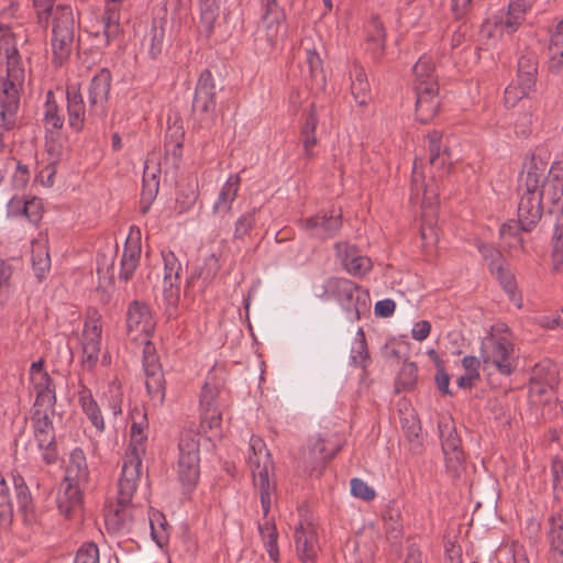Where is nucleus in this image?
<instances>
[{
  "label": "nucleus",
  "mask_w": 563,
  "mask_h": 563,
  "mask_svg": "<svg viewBox=\"0 0 563 563\" xmlns=\"http://www.w3.org/2000/svg\"><path fill=\"white\" fill-rule=\"evenodd\" d=\"M220 262L216 254H211L205 260L203 267H201L198 272L191 274V276L186 280L185 292H188L191 287H195L197 280L201 279L200 289H203L213 278L217 276L220 271Z\"/></svg>",
  "instance_id": "obj_34"
},
{
  "label": "nucleus",
  "mask_w": 563,
  "mask_h": 563,
  "mask_svg": "<svg viewBox=\"0 0 563 563\" xmlns=\"http://www.w3.org/2000/svg\"><path fill=\"white\" fill-rule=\"evenodd\" d=\"M162 255L164 261V284L167 285L169 282H178L181 272L180 262L170 251L163 252Z\"/></svg>",
  "instance_id": "obj_53"
},
{
  "label": "nucleus",
  "mask_w": 563,
  "mask_h": 563,
  "mask_svg": "<svg viewBox=\"0 0 563 563\" xmlns=\"http://www.w3.org/2000/svg\"><path fill=\"white\" fill-rule=\"evenodd\" d=\"M552 373L554 376V386H556L559 382V374L555 365L551 364L550 362L539 363L532 369L530 382H548L547 378L550 377Z\"/></svg>",
  "instance_id": "obj_57"
},
{
  "label": "nucleus",
  "mask_w": 563,
  "mask_h": 563,
  "mask_svg": "<svg viewBox=\"0 0 563 563\" xmlns=\"http://www.w3.org/2000/svg\"><path fill=\"white\" fill-rule=\"evenodd\" d=\"M334 250L344 269L353 276H365L373 267L372 260L349 242L335 243Z\"/></svg>",
  "instance_id": "obj_14"
},
{
  "label": "nucleus",
  "mask_w": 563,
  "mask_h": 563,
  "mask_svg": "<svg viewBox=\"0 0 563 563\" xmlns=\"http://www.w3.org/2000/svg\"><path fill=\"white\" fill-rule=\"evenodd\" d=\"M547 379H548V382H541V383L530 382L529 383V397L532 402H534V404L542 402V398L548 395H549V397H547V399H545L547 401H550L554 397L553 389L555 386H554L553 373Z\"/></svg>",
  "instance_id": "obj_52"
},
{
  "label": "nucleus",
  "mask_w": 563,
  "mask_h": 563,
  "mask_svg": "<svg viewBox=\"0 0 563 563\" xmlns=\"http://www.w3.org/2000/svg\"><path fill=\"white\" fill-rule=\"evenodd\" d=\"M490 273L496 276L501 287L510 295L515 294L516 282L514 275L507 267L506 261L497 264L495 267L489 268Z\"/></svg>",
  "instance_id": "obj_55"
},
{
  "label": "nucleus",
  "mask_w": 563,
  "mask_h": 563,
  "mask_svg": "<svg viewBox=\"0 0 563 563\" xmlns=\"http://www.w3.org/2000/svg\"><path fill=\"white\" fill-rule=\"evenodd\" d=\"M74 563H99V549L90 542L82 544L76 553Z\"/></svg>",
  "instance_id": "obj_59"
},
{
  "label": "nucleus",
  "mask_w": 563,
  "mask_h": 563,
  "mask_svg": "<svg viewBox=\"0 0 563 563\" xmlns=\"http://www.w3.org/2000/svg\"><path fill=\"white\" fill-rule=\"evenodd\" d=\"M351 493L354 497L365 501L375 498V490L361 478L351 479Z\"/></svg>",
  "instance_id": "obj_61"
},
{
  "label": "nucleus",
  "mask_w": 563,
  "mask_h": 563,
  "mask_svg": "<svg viewBox=\"0 0 563 563\" xmlns=\"http://www.w3.org/2000/svg\"><path fill=\"white\" fill-rule=\"evenodd\" d=\"M261 27L271 45H275L286 34V13L277 0H267L264 4Z\"/></svg>",
  "instance_id": "obj_12"
},
{
  "label": "nucleus",
  "mask_w": 563,
  "mask_h": 563,
  "mask_svg": "<svg viewBox=\"0 0 563 563\" xmlns=\"http://www.w3.org/2000/svg\"><path fill=\"white\" fill-rule=\"evenodd\" d=\"M514 344L506 338L490 335L481 347L483 368H495L499 374L509 376L514 373L517 362Z\"/></svg>",
  "instance_id": "obj_6"
},
{
  "label": "nucleus",
  "mask_w": 563,
  "mask_h": 563,
  "mask_svg": "<svg viewBox=\"0 0 563 563\" xmlns=\"http://www.w3.org/2000/svg\"><path fill=\"white\" fill-rule=\"evenodd\" d=\"M53 18L52 51L55 65H63L74 48L76 23L69 5H57L51 13Z\"/></svg>",
  "instance_id": "obj_5"
},
{
  "label": "nucleus",
  "mask_w": 563,
  "mask_h": 563,
  "mask_svg": "<svg viewBox=\"0 0 563 563\" xmlns=\"http://www.w3.org/2000/svg\"><path fill=\"white\" fill-rule=\"evenodd\" d=\"M200 428L209 439L221 435L222 410H200Z\"/></svg>",
  "instance_id": "obj_47"
},
{
  "label": "nucleus",
  "mask_w": 563,
  "mask_h": 563,
  "mask_svg": "<svg viewBox=\"0 0 563 563\" xmlns=\"http://www.w3.org/2000/svg\"><path fill=\"white\" fill-rule=\"evenodd\" d=\"M141 256L140 239H126L123 254L120 261L119 278L122 282H129L139 266Z\"/></svg>",
  "instance_id": "obj_23"
},
{
  "label": "nucleus",
  "mask_w": 563,
  "mask_h": 563,
  "mask_svg": "<svg viewBox=\"0 0 563 563\" xmlns=\"http://www.w3.org/2000/svg\"><path fill=\"white\" fill-rule=\"evenodd\" d=\"M412 71L415 77L413 89H417L418 86H427L429 88V84L439 87L437 76L434 75V65L430 57H420L415 64Z\"/></svg>",
  "instance_id": "obj_39"
},
{
  "label": "nucleus",
  "mask_w": 563,
  "mask_h": 563,
  "mask_svg": "<svg viewBox=\"0 0 563 563\" xmlns=\"http://www.w3.org/2000/svg\"><path fill=\"white\" fill-rule=\"evenodd\" d=\"M521 223L517 220H508L505 222L499 230L500 239L509 249H521L523 247V240L521 238Z\"/></svg>",
  "instance_id": "obj_45"
},
{
  "label": "nucleus",
  "mask_w": 563,
  "mask_h": 563,
  "mask_svg": "<svg viewBox=\"0 0 563 563\" xmlns=\"http://www.w3.org/2000/svg\"><path fill=\"white\" fill-rule=\"evenodd\" d=\"M324 291L340 302L352 320H360L362 314L369 311L368 291L347 278H329Z\"/></svg>",
  "instance_id": "obj_4"
},
{
  "label": "nucleus",
  "mask_w": 563,
  "mask_h": 563,
  "mask_svg": "<svg viewBox=\"0 0 563 563\" xmlns=\"http://www.w3.org/2000/svg\"><path fill=\"white\" fill-rule=\"evenodd\" d=\"M112 76L107 68L100 69L90 80L88 87L89 113L103 115L111 89Z\"/></svg>",
  "instance_id": "obj_15"
},
{
  "label": "nucleus",
  "mask_w": 563,
  "mask_h": 563,
  "mask_svg": "<svg viewBox=\"0 0 563 563\" xmlns=\"http://www.w3.org/2000/svg\"><path fill=\"white\" fill-rule=\"evenodd\" d=\"M340 451V445L330 439L320 435L311 438L303 449L301 460L305 470L309 473L318 472L321 474L327 463Z\"/></svg>",
  "instance_id": "obj_11"
},
{
  "label": "nucleus",
  "mask_w": 563,
  "mask_h": 563,
  "mask_svg": "<svg viewBox=\"0 0 563 563\" xmlns=\"http://www.w3.org/2000/svg\"><path fill=\"white\" fill-rule=\"evenodd\" d=\"M157 172L159 170L155 168L151 169L148 162H146L143 173V189L141 194L142 213H146L148 211L152 201L158 192L159 180L157 178Z\"/></svg>",
  "instance_id": "obj_36"
},
{
  "label": "nucleus",
  "mask_w": 563,
  "mask_h": 563,
  "mask_svg": "<svg viewBox=\"0 0 563 563\" xmlns=\"http://www.w3.org/2000/svg\"><path fill=\"white\" fill-rule=\"evenodd\" d=\"M216 85L214 79L209 69H205L198 79L195 97L192 101V110L199 115L209 119L212 118L216 110Z\"/></svg>",
  "instance_id": "obj_13"
},
{
  "label": "nucleus",
  "mask_w": 563,
  "mask_h": 563,
  "mask_svg": "<svg viewBox=\"0 0 563 563\" xmlns=\"http://www.w3.org/2000/svg\"><path fill=\"white\" fill-rule=\"evenodd\" d=\"M351 93L354 100L364 106L371 99L369 84L364 69L358 65H353L351 69Z\"/></svg>",
  "instance_id": "obj_37"
},
{
  "label": "nucleus",
  "mask_w": 563,
  "mask_h": 563,
  "mask_svg": "<svg viewBox=\"0 0 563 563\" xmlns=\"http://www.w3.org/2000/svg\"><path fill=\"white\" fill-rule=\"evenodd\" d=\"M369 358L365 333L362 328H358L356 338L351 349V361L355 366L362 368L366 367V362Z\"/></svg>",
  "instance_id": "obj_51"
},
{
  "label": "nucleus",
  "mask_w": 563,
  "mask_h": 563,
  "mask_svg": "<svg viewBox=\"0 0 563 563\" xmlns=\"http://www.w3.org/2000/svg\"><path fill=\"white\" fill-rule=\"evenodd\" d=\"M385 30L382 21L373 16L367 25V44L375 56H380L384 52Z\"/></svg>",
  "instance_id": "obj_42"
},
{
  "label": "nucleus",
  "mask_w": 563,
  "mask_h": 563,
  "mask_svg": "<svg viewBox=\"0 0 563 563\" xmlns=\"http://www.w3.org/2000/svg\"><path fill=\"white\" fill-rule=\"evenodd\" d=\"M136 488L131 492L128 498L123 499L121 492V477L118 482V503L117 505H108L104 508V523L109 532L115 534H125L132 531L136 520L143 512L141 509L131 505Z\"/></svg>",
  "instance_id": "obj_8"
},
{
  "label": "nucleus",
  "mask_w": 563,
  "mask_h": 563,
  "mask_svg": "<svg viewBox=\"0 0 563 563\" xmlns=\"http://www.w3.org/2000/svg\"><path fill=\"white\" fill-rule=\"evenodd\" d=\"M421 208V239L424 242H437L438 232L434 224L438 214V191L433 184H428L424 187Z\"/></svg>",
  "instance_id": "obj_17"
},
{
  "label": "nucleus",
  "mask_w": 563,
  "mask_h": 563,
  "mask_svg": "<svg viewBox=\"0 0 563 563\" xmlns=\"http://www.w3.org/2000/svg\"><path fill=\"white\" fill-rule=\"evenodd\" d=\"M536 0H514L508 5L507 18L501 26L509 33L515 32L525 20V14L533 7Z\"/></svg>",
  "instance_id": "obj_35"
},
{
  "label": "nucleus",
  "mask_w": 563,
  "mask_h": 563,
  "mask_svg": "<svg viewBox=\"0 0 563 563\" xmlns=\"http://www.w3.org/2000/svg\"><path fill=\"white\" fill-rule=\"evenodd\" d=\"M43 122L46 132L58 133L63 128L64 118L59 114L58 106L53 91H47L43 111Z\"/></svg>",
  "instance_id": "obj_38"
},
{
  "label": "nucleus",
  "mask_w": 563,
  "mask_h": 563,
  "mask_svg": "<svg viewBox=\"0 0 563 563\" xmlns=\"http://www.w3.org/2000/svg\"><path fill=\"white\" fill-rule=\"evenodd\" d=\"M219 0H200L201 22L210 30L218 16Z\"/></svg>",
  "instance_id": "obj_58"
},
{
  "label": "nucleus",
  "mask_w": 563,
  "mask_h": 563,
  "mask_svg": "<svg viewBox=\"0 0 563 563\" xmlns=\"http://www.w3.org/2000/svg\"><path fill=\"white\" fill-rule=\"evenodd\" d=\"M145 386L151 398L163 404L165 398V377L161 363L144 367Z\"/></svg>",
  "instance_id": "obj_30"
},
{
  "label": "nucleus",
  "mask_w": 563,
  "mask_h": 563,
  "mask_svg": "<svg viewBox=\"0 0 563 563\" xmlns=\"http://www.w3.org/2000/svg\"><path fill=\"white\" fill-rule=\"evenodd\" d=\"M548 212L554 218L553 253L555 257L563 258V201L553 209H548Z\"/></svg>",
  "instance_id": "obj_49"
},
{
  "label": "nucleus",
  "mask_w": 563,
  "mask_h": 563,
  "mask_svg": "<svg viewBox=\"0 0 563 563\" xmlns=\"http://www.w3.org/2000/svg\"><path fill=\"white\" fill-rule=\"evenodd\" d=\"M89 471L86 456L81 449L70 453L65 477L57 495V507L66 518L71 517L81 508L82 488L88 484Z\"/></svg>",
  "instance_id": "obj_2"
},
{
  "label": "nucleus",
  "mask_w": 563,
  "mask_h": 563,
  "mask_svg": "<svg viewBox=\"0 0 563 563\" xmlns=\"http://www.w3.org/2000/svg\"><path fill=\"white\" fill-rule=\"evenodd\" d=\"M120 11V1L109 0L106 2L103 12L100 15L102 32L108 42L115 38L121 33Z\"/></svg>",
  "instance_id": "obj_25"
},
{
  "label": "nucleus",
  "mask_w": 563,
  "mask_h": 563,
  "mask_svg": "<svg viewBox=\"0 0 563 563\" xmlns=\"http://www.w3.org/2000/svg\"><path fill=\"white\" fill-rule=\"evenodd\" d=\"M418 380V367L416 363H404L395 380V391H409L412 390Z\"/></svg>",
  "instance_id": "obj_44"
},
{
  "label": "nucleus",
  "mask_w": 563,
  "mask_h": 563,
  "mask_svg": "<svg viewBox=\"0 0 563 563\" xmlns=\"http://www.w3.org/2000/svg\"><path fill=\"white\" fill-rule=\"evenodd\" d=\"M200 456H179L178 475L184 485L195 486L199 478Z\"/></svg>",
  "instance_id": "obj_41"
},
{
  "label": "nucleus",
  "mask_w": 563,
  "mask_h": 563,
  "mask_svg": "<svg viewBox=\"0 0 563 563\" xmlns=\"http://www.w3.org/2000/svg\"><path fill=\"white\" fill-rule=\"evenodd\" d=\"M543 172L536 164H530L525 176L521 177L520 187L523 188L522 195H541L540 185L543 183Z\"/></svg>",
  "instance_id": "obj_48"
},
{
  "label": "nucleus",
  "mask_w": 563,
  "mask_h": 563,
  "mask_svg": "<svg viewBox=\"0 0 563 563\" xmlns=\"http://www.w3.org/2000/svg\"><path fill=\"white\" fill-rule=\"evenodd\" d=\"M102 327L100 319H91L86 321L82 331V345H91L100 347Z\"/></svg>",
  "instance_id": "obj_54"
},
{
  "label": "nucleus",
  "mask_w": 563,
  "mask_h": 563,
  "mask_svg": "<svg viewBox=\"0 0 563 563\" xmlns=\"http://www.w3.org/2000/svg\"><path fill=\"white\" fill-rule=\"evenodd\" d=\"M223 394V384L217 379L208 378L200 395V410H221L224 405Z\"/></svg>",
  "instance_id": "obj_29"
},
{
  "label": "nucleus",
  "mask_w": 563,
  "mask_h": 563,
  "mask_svg": "<svg viewBox=\"0 0 563 563\" xmlns=\"http://www.w3.org/2000/svg\"><path fill=\"white\" fill-rule=\"evenodd\" d=\"M155 320L150 307L139 300L132 301L126 311V328L130 333L143 335L145 340L154 332Z\"/></svg>",
  "instance_id": "obj_16"
},
{
  "label": "nucleus",
  "mask_w": 563,
  "mask_h": 563,
  "mask_svg": "<svg viewBox=\"0 0 563 563\" xmlns=\"http://www.w3.org/2000/svg\"><path fill=\"white\" fill-rule=\"evenodd\" d=\"M442 133L433 130L428 133L429 163L443 172L449 170L451 165V156L448 147L441 146Z\"/></svg>",
  "instance_id": "obj_27"
},
{
  "label": "nucleus",
  "mask_w": 563,
  "mask_h": 563,
  "mask_svg": "<svg viewBox=\"0 0 563 563\" xmlns=\"http://www.w3.org/2000/svg\"><path fill=\"white\" fill-rule=\"evenodd\" d=\"M342 227L341 213L327 212L318 213L305 220V228L318 239L327 240L332 238Z\"/></svg>",
  "instance_id": "obj_20"
},
{
  "label": "nucleus",
  "mask_w": 563,
  "mask_h": 563,
  "mask_svg": "<svg viewBox=\"0 0 563 563\" xmlns=\"http://www.w3.org/2000/svg\"><path fill=\"white\" fill-rule=\"evenodd\" d=\"M150 527H151V534L156 542H159L161 539L165 538L166 532V526L167 522L165 520V517L163 514L158 511L152 512V515L148 518Z\"/></svg>",
  "instance_id": "obj_60"
},
{
  "label": "nucleus",
  "mask_w": 563,
  "mask_h": 563,
  "mask_svg": "<svg viewBox=\"0 0 563 563\" xmlns=\"http://www.w3.org/2000/svg\"><path fill=\"white\" fill-rule=\"evenodd\" d=\"M541 195H521L518 205V221L526 232L532 231L542 217Z\"/></svg>",
  "instance_id": "obj_21"
},
{
  "label": "nucleus",
  "mask_w": 563,
  "mask_h": 563,
  "mask_svg": "<svg viewBox=\"0 0 563 563\" xmlns=\"http://www.w3.org/2000/svg\"><path fill=\"white\" fill-rule=\"evenodd\" d=\"M54 415L55 408L44 407H33L31 413L34 439L38 450L42 451V460L48 465L54 464L58 459L53 426Z\"/></svg>",
  "instance_id": "obj_7"
},
{
  "label": "nucleus",
  "mask_w": 563,
  "mask_h": 563,
  "mask_svg": "<svg viewBox=\"0 0 563 563\" xmlns=\"http://www.w3.org/2000/svg\"><path fill=\"white\" fill-rule=\"evenodd\" d=\"M249 464L252 470L253 485L261 498L264 517H267L276 499V483L271 479L274 466L265 443L258 437H251Z\"/></svg>",
  "instance_id": "obj_3"
},
{
  "label": "nucleus",
  "mask_w": 563,
  "mask_h": 563,
  "mask_svg": "<svg viewBox=\"0 0 563 563\" xmlns=\"http://www.w3.org/2000/svg\"><path fill=\"white\" fill-rule=\"evenodd\" d=\"M295 542L298 556L302 563H314L318 547L314 542L313 532L307 533L300 525L295 530Z\"/></svg>",
  "instance_id": "obj_33"
},
{
  "label": "nucleus",
  "mask_w": 563,
  "mask_h": 563,
  "mask_svg": "<svg viewBox=\"0 0 563 563\" xmlns=\"http://www.w3.org/2000/svg\"><path fill=\"white\" fill-rule=\"evenodd\" d=\"M478 251L483 258L487 262L488 268L495 267L497 264L505 261L499 250L495 249L490 244H479Z\"/></svg>",
  "instance_id": "obj_64"
},
{
  "label": "nucleus",
  "mask_w": 563,
  "mask_h": 563,
  "mask_svg": "<svg viewBox=\"0 0 563 563\" xmlns=\"http://www.w3.org/2000/svg\"><path fill=\"white\" fill-rule=\"evenodd\" d=\"M147 433L140 435H130V443L123 459L121 471V492L123 499L131 495L134 488H137L141 476L142 459L145 454V443Z\"/></svg>",
  "instance_id": "obj_9"
},
{
  "label": "nucleus",
  "mask_w": 563,
  "mask_h": 563,
  "mask_svg": "<svg viewBox=\"0 0 563 563\" xmlns=\"http://www.w3.org/2000/svg\"><path fill=\"white\" fill-rule=\"evenodd\" d=\"M0 58L7 62L5 74L0 75V129L11 130L15 124L25 70L10 27L4 24H0Z\"/></svg>",
  "instance_id": "obj_1"
},
{
  "label": "nucleus",
  "mask_w": 563,
  "mask_h": 563,
  "mask_svg": "<svg viewBox=\"0 0 563 563\" xmlns=\"http://www.w3.org/2000/svg\"><path fill=\"white\" fill-rule=\"evenodd\" d=\"M519 74H538V59L533 52L522 53L518 59Z\"/></svg>",
  "instance_id": "obj_62"
},
{
  "label": "nucleus",
  "mask_w": 563,
  "mask_h": 563,
  "mask_svg": "<svg viewBox=\"0 0 563 563\" xmlns=\"http://www.w3.org/2000/svg\"><path fill=\"white\" fill-rule=\"evenodd\" d=\"M14 515L13 500L5 479L0 474V526L9 527Z\"/></svg>",
  "instance_id": "obj_46"
},
{
  "label": "nucleus",
  "mask_w": 563,
  "mask_h": 563,
  "mask_svg": "<svg viewBox=\"0 0 563 563\" xmlns=\"http://www.w3.org/2000/svg\"><path fill=\"white\" fill-rule=\"evenodd\" d=\"M551 474L554 499L563 501V461L558 456L552 459Z\"/></svg>",
  "instance_id": "obj_56"
},
{
  "label": "nucleus",
  "mask_w": 563,
  "mask_h": 563,
  "mask_svg": "<svg viewBox=\"0 0 563 563\" xmlns=\"http://www.w3.org/2000/svg\"><path fill=\"white\" fill-rule=\"evenodd\" d=\"M241 185V177L239 174H232L222 186L218 199L213 206L214 212H230L232 203L235 200Z\"/></svg>",
  "instance_id": "obj_32"
},
{
  "label": "nucleus",
  "mask_w": 563,
  "mask_h": 563,
  "mask_svg": "<svg viewBox=\"0 0 563 563\" xmlns=\"http://www.w3.org/2000/svg\"><path fill=\"white\" fill-rule=\"evenodd\" d=\"M31 384L36 393L33 407L55 408L56 393L53 379L47 374H36L30 377Z\"/></svg>",
  "instance_id": "obj_24"
},
{
  "label": "nucleus",
  "mask_w": 563,
  "mask_h": 563,
  "mask_svg": "<svg viewBox=\"0 0 563 563\" xmlns=\"http://www.w3.org/2000/svg\"><path fill=\"white\" fill-rule=\"evenodd\" d=\"M13 486L18 510L22 514L24 521L29 523L34 520V504L30 489L20 475L13 476Z\"/></svg>",
  "instance_id": "obj_31"
},
{
  "label": "nucleus",
  "mask_w": 563,
  "mask_h": 563,
  "mask_svg": "<svg viewBox=\"0 0 563 563\" xmlns=\"http://www.w3.org/2000/svg\"><path fill=\"white\" fill-rule=\"evenodd\" d=\"M165 24L166 21L163 19H153L151 30L144 38L148 54L154 59L157 58L163 51Z\"/></svg>",
  "instance_id": "obj_40"
},
{
  "label": "nucleus",
  "mask_w": 563,
  "mask_h": 563,
  "mask_svg": "<svg viewBox=\"0 0 563 563\" xmlns=\"http://www.w3.org/2000/svg\"><path fill=\"white\" fill-rule=\"evenodd\" d=\"M66 98L68 124L74 131H81L86 120V107L79 87L76 85L68 86Z\"/></svg>",
  "instance_id": "obj_22"
},
{
  "label": "nucleus",
  "mask_w": 563,
  "mask_h": 563,
  "mask_svg": "<svg viewBox=\"0 0 563 563\" xmlns=\"http://www.w3.org/2000/svg\"><path fill=\"white\" fill-rule=\"evenodd\" d=\"M179 456H199V434L192 429H184L178 442Z\"/></svg>",
  "instance_id": "obj_50"
},
{
  "label": "nucleus",
  "mask_w": 563,
  "mask_h": 563,
  "mask_svg": "<svg viewBox=\"0 0 563 563\" xmlns=\"http://www.w3.org/2000/svg\"><path fill=\"white\" fill-rule=\"evenodd\" d=\"M416 93V119L421 123H429L440 109L439 87L434 85L418 86Z\"/></svg>",
  "instance_id": "obj_18"
},
{
  "label": "nucleus",
  "mask_w": 563,
  "mask_h": 563,
  "mask_svg": "<svg viewBox=\"0 0 563 563\" xmlns=\"http://www.w3.org/2000/svg\"><path fill=\"white\" fill-rule=\"evenodd\" d=\"M548 542L550 558L553 563H563V520L559 515H552L549 519Z\"/></svg>",
  "instance_id": "obj_28"
},
{
  "label": "nucleus",
  "mask_w": 563,
  "mask_h": 563,
  "mask_svg": "<svg viewBox=\"0 0 563 563\" xmlns=\"http://www.w3.org/2000/svg\"><path fill=\"white\" fill-rule=\"evenodd\" d=\"M260 534L272 561H279V550L277 545L278 532L274 522L267 520L258 526Z\"/></svg>",
  "instance_id": "obj_43"
},
{
  "label": "nucleus",
  "mask_w": 563,
  "mask_h": 563,
  "mask_svg": "<svg viewBox=\"0 0 563 563\" xmlns=\"http://www.w3.org/2000/svg\"><path fill=\"white\" fill-rule=\"evenodd\" d=\"M254 214L255 210L242 214L236 220L234 229V239H242L252 230L255 222Z\"/></svg>",
  "instance_id": "obj_63"
},
{
  "label": "nucleus",
  "mask_w": 563,
  "mask_h": 563,
  "mask_svg": "<svg viewBox=\"0 0 563 563\" xmlns=\"http://www.w3.org/2000/svg\"><path fill=\"white\" fill-rule=\"evenodd\" d=\"M541 199L548 209H553L563 202V167L555 162L551 165L548 177L542 183Z\"/></svg>",
  "instance_id": "obj_19"
},
{
  "label": "nucleus",
  "mask_w": 563,
  "mask_h": 563,
  "mask_svg": "<svg viewBox=\"0 0 563 563\" xmlns=\"http://www.w3.org/2000/svg\"><path fill=\"white\" fill-rule=\"evenodd\" d=\"M78 402L90 420L92 426L97 429L98 432H102L104 430V420L101 415V410L95 400L91 390L84 384H80L78 390Z\"/></svg>",
  "instance_id": "obj_26"
},
{
  "label": "nucleus",
  "mask_w": 563,
  "mask_h": 563,
  "mask_svg": "<svg viewBox=\"0 0 563 563\" xmlns=\"http://www.w3.org/2000/svg\"><path fill=\"white\" fill-rule=\"evenodd\" d=\"M439 431L446 472L451 477L457 478L464 471L465 459L461 448V439L456 433L455 427L450 421L440 422Z\"/></svg>",
  "instance_id": "obj_10"
}]
</instances>
